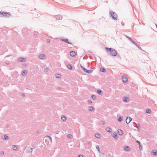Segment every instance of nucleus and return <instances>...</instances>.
Listing matches in <instances>:
<instances>
[{
	"instance_id": "f257e3e1",
	"label": "nucleus",
	"mask_w": 157,
	"mask_h": 157,
	"mask_svg": "<svg viewBox=\"0 0 157 157\" xmlns=\"http://www.w3.org/2000/svg\"><path fill=\"white\" fill-rule=\"evenodd\" d=\"M105 49L110 55L113 56H117V52L115 49L107 47H105Z\"/></svg>"
},
{
	"instance_id": "f03ea898",
	"label": "nucleus",
	"mask_w": 157,
	"mask_h": 157,
	"mask_svg": "<svg viewBox=\"0 0 157 157\" xmlns=\"http://www.w3.org/2000/svg\"><path fill=\"white\" fill-rule=\"evenodd\" d=\"M10 16V14L9 12H1L0 11V17H1L5 16L9 17Z\"/></svg>"
},
{
	"instance_id": "7ed1b4c3",
	"label": "nucleus",
	"mask_w": 157,
	"mask_h": 157,
	"mask_svg": "<svg viewBox=\"0 0 157 157\" xmlns=\"http://www.w3.org/2000/svg\"><path fill=\"white\" fill-rule=\"evenodd\" d=\"M109 13L110 14V16L114 20H117V14L113 11H110Z\"/></svg>"
},
{
	"instance_id": "20e7f679",
	"label": "nucleus",
	"mask_w": 157,
	"mask_h": 157,
	"mask_svg": "<svg viewBox=\"0 0 157 157\" xmlns=\"http://www.w3.org/2000/svg\"><path fill=\"white\" fill-rule=\"evenodd\" d=\"M80 67L85 72L87 73H91L93 71V70H87L85 68L83 67L80 65Z\"/></svg>"
},
{
	"instance_id": "39448f33",
	"label": "nucleus",
	"mask_w": 157,
	"mask_h": 157,
	"mask_svg": "<svg viewBox=\"0 0 157 157\" xmlns=\"http://www.w3.org/2000/svg\"><path fill=\"white\" fill-rule=\"evenodd\" d=\"M54 18H56L57 20H61L62 18V16L60 15H58L54 16Z\"/></svg>"
},
{
	"instance_id": "423d86ee",
	"label": "nucleus",
	"mask_w": 157,
	"mask_h": 157,
	"mask_svg": "<svg viewBox=\"0 0 157 157\" xmlns=\"http://www.w3.org/2000/svg\"><path fill=\"white\" fill-rule=\"evenodd\" d=\"M26 60V59L23 57H20L18 58V61L21 62H25Z\"/></svg>"
},
{
	"instance_id": "0eeeda50",
	"label": "nucleus",
	"mask_w": 157,
	"mask_h": 157,
	"mask_svg": "<svg viewBox=\"0 0 157 157\" xmlns=\"http://www.w3.org/2000/svg\"><path fill=\"white\" fill-rule=\"evenodd\" d=\"M132 120V119L131 117H127L126 120V122L127 124H128Z\"/></svg>"
},
{
	"instance_id": "6e6552de",
	"label": "nucleus",
	"mask_w": 157,
	"mask_h": 157,
	"mask_svg": "<svg viewBox=\"0 0 157 157\" xmlns=\"http://www.w3.org/2000/svg\"><path fill=\"white\" fill-rule=\"evenodd\" d=\"M122 79L123 82L124 83H126L128 81V79L126 76H122Z\"/></svg>"
},
{
	"instance_id": "1a4fd4ad",
	"label": "nucleus",
	"mask_w": 157,
	"mask_h": 157,
	"mask_svg": "<svg viewBox=\"0 0 157 157\" xmlns=\"http://www.w3.org/2000/svg\"><path fill=\"white\" fill-rule=\"evenodd\" d=\"M38 57L40 59H44L45 58V56L44 54H39Z\"/></svg>"
},
{
	"instance_id": "9d476101",
	"label": "nucleus",
	"mask_w": 157,
	"mask_h": 157,
	"mask_svg": "<svg viewBox=\"0 0 157 157\" xmlns=\"http://www.w3.org/2000/svg\"><path fill=\"white\" fill-rule=\"evenodd\" d=\"M124 150L127 151H129L130 150V148L128 146H125L124 147Z\"/></svg>"
},
{
	"instance_id": "9b49d317",
	"label": "nucleus",
	"mask_w": 157,
	"mask_h": 157,
	"mask_svg": "<svg viewBox=\"0 0 157 157\" xmlns=\"http://www.w3.org/2000/svg\"><path fill=\"white\" fill-rule=\"evenodd\" d=\"M45 138L46 139L45 140H49L50 141V143H52V139L51 137L48 136H46L45 137Z\"/></svg>"
},
{
	"instance_id": "f8f14e48",
	"label": "nucleus",
	"mask_w": 157,
	"mask_h": 157,
	"mask_svg": "<svg viewBox=\"0 0 157 157\" xmlns=\"http://www.w3.org/2000/svg\"><path fill=\"white\" fill-rule=\"evenodd\" d=\"M61 40L65 42H66V43L68 44H71V43H70L69 41L66 38V39H61Z\"/></svg>"
},
{
	"instance_id": "ddd939ff",
	"label": "nucleus",
	"mask_w": 157,
	"mask_h": 157,
	"mask_svg": "<svg viewBox=\"0 0 157 157\" xmlns=\"http://www.w3.org/2000/svg\"><path fill=\"white\" fill-rule=\"evenodd\" d=\"M136 143H137L139 145L140 149L141 150H142L143 148V147L141 145L140 142L139 141H138V140H136Z\"/></svg>"
},
{
	"instance_id": "4468645a",
	"label": "nucleus",
	"mask_w": 157,
	"mask_h": 157,
	"mask_svg": "<svg viewBox=\"0 0 157 157\" xmlns=\"http://www.w3.org/2000/svg\"><path fill=\"white\" fill-rule=\"evenodd\" d=\"M135 124L136 127L138 129V131H139L140 130V124L139 123L137 124L136 123H135Z\"/></svg>"
},
{
	"instance_id": "2eb2a0df",
	"label": "nucleus",
	"mask_w": 157,
	"mask_h": 157,
	"mask_svg": "<svg viewBox=\"0 0 157 157\" xmlns=\"http://www.w3.org/2000/svg\"><path fill=\"white\" fill-rule=\"evenodd\" d=\"M152 155H157V151L156 150L154 149L151 151Z\"/></svg>"
},
{
	"instance_id": "dca6fc26",
	"label": "nucleus",
	"mask_w": 157,
	"mask_h": 157,
	"mask_svg": "<svg viewBox=\"0 0 157 157\" xmlns=\"http://www.w3.org/2000/svg\"><path fill=\"white\" fill-rule=\"evenodd\" d=\"M70 55L72 57H74L75 55V52L74 51H71L70 52Z\"/></svg>"
},
{
	"instance_id": "f3484780",
	"label": "nucleus",
	"mask_w": 157,
	"mask_h": 157,
	"mask_svg": "<svg viewBox=\"0 0 157 157\" xmlns=\"http://www.w3.org/2000/svg\"><path fill=\"white\" fill-rule=\"evenodd\" d=\"M117 133L120 135L122 136L123 134V131L121 129H119L118 132Z\"/></svg>"
},
{
	"instance_id": "a211bd4d",
	"label": "nucleus",
	"mask_w": 157,
	"mask_h": 157,
	"mask_svg": "<svg viewBox=\"0 0 157 157\" xmlns=\"http://www.w3.org/2000/svg\"><path fill=\"white\" fill-rule=\"evenodd\" d=\"M88 109H89V110L90 111H94V108L92 106H89L88 108Z\"/></svg>"
},
{
	"instance_id": "6ab92c4d",
	"label": "nucleus",
	"mask_w": 157,
	"mask_h": 157,
	"mask_svg": "<svg viewBox=\"0 0 157 157\" xmlns=\"http://www.w3.org/2000/svg\"><path fill=\"white\" fill-rule=\"evenodd\" d=\"M26 150L28 153L32 152L31 147H28L26 148Z\"/></svg>"
},
{
	"instance_id": "aec40b11",
	"label": "nucleus",
	"mask_w": 157,
	"mask_h": 157,
	"mask_svg": "<svg viewBox=\"0 0 157 157\" xmlns=\"http://www.w3.org/2000/svg\"><path fill=\"white\" fill-rule=\"evenodd\" d=\"M106 131L109 132L111 133V129L109 127H107L105 129Z\"/></svg>"
},
{
	"instance_id": "412c9836",
	"label": "nucleus",
	"mask_w": 157,
	"mask_h": 157,
	"mask_svg": "<svg viewBox=\"0 0 157 157\" xmlns=\"http://www.w3.org/2000/svg\"><path fill=\"white\" fill-rule=\"evenodd\" d=\"M115 138V139H117L118 138L117 137V135L116 133L114 132L112 135Z\"/></svg>"
},
{
	"instance_id": "4be33fe9",
	"label": "nucleus",
	"mask_w": 157,
	"mask_h": 157,
	"mask_svg": "<svg viewBox=\"0 0 157 157\" xmlns=\"http://www.w3.org/2000/svg\"><path fill=\"white\" fill-rule=\"evenodd\" d=\"M97 93L98 94L100 95H102L103 94V92L101 90H97Z\"/></svg>"
},
{
	"instance_id": "5701e85b",
	"label": "nucleus",
	"mask_w": 157,
	"mask_h": 157,
	"mask_svg": "<svg viewBox=\"0 0 157 157\" xmlns=\"http://www.w3.org/2000/svg\"><path fill=\"white\" fill-rule=\"evenodd\" d=\"M22 75L23 76H24L26 74H27V72L25 70L22 71L21 72Z\"/></svg>"
},
{
	"instance_id": "b1692460",
	"label": "nucleus",
	"mask_w": 157,
	"mask_h": 157,
	"mask_svg": "<svg viewBox=\"0 0 157 157\" xmlns=\"http://www.w3.org/2000/svg\"><path fill=\"white\" fill-rule=\"evenodd\" d=\"M67 68L70 70H71L72 69V67L71 64H68L67 66Z\"/></svg>"
},
{
	"instance_id": "393cba45",
	"label": "nucleus",
	"mask_w": 157,
	"mask_h": 157,
	"mask_svg": "<svg viewBox=\"0 0 157 157\" xmlns=\"http://www.w3.org/2000/svg\"><path fill=\"white\" fill-rule=\"evenodd\" d=\"M100 71L102 72H105L106 71V70L104 67H101L100 68Z\"/></svg>"
},
{
	"instance_id": "a878e982",
	"label": "nucleus",
	"mask_w": 157,
	"mask_h": 157,
	"mask_svg": "<svg viewBox=\"0 0 157 157\" xmlns=\"http://www.w3.org/2000/svg\"><path fill=\"white\" fill-rule=\"evenodd\" d=\"M55 76L56 78H59L61 77V75L59 74H56L55 75Z\"/></svg>"
},
{
	"instance_id": "bb28decb",
	"label": "nucleus",
	"mask_w": 157,
	"mask_h": 157,
	"mask_svg": "<svg viewBox=\"0 0 157 157\" xmlns=\"http://www.w3.org/2000/svg\"><path fill=\"white\" fill-rule=\"evenodd\" d=\"M95 136L97 138H100V135L98 133L95 134Z\"/></svg>"
},
{
	"instance_id": "cd10ccee",
	"label": "nucleus",
	"mask_w": 157,
	"mask_h": 157,
	"mask_svg": "<svg viewBox=\"0 0 157 157\" xmlns=\"http://www.w3.org/2000/svg\"><path fill=\"white\" fill-rule=\"evenodd\" d=\"M12 148L13 150L16 151L17 149V147L16 145H13Z\"/></svg>"
},
{
	"instance_id": "c85d7f7f",
	"label": "nucleus",
	"mask_w": 157,
	"mask_h": 157,
	"mask_svg": "<svg viewBox=\"0 0 157 157\" xmlns=\"http://www.w3.org/2000/svg\"><path fill=\"white\" fill-rule=\"evenodd\" d=\"M135 45L139 49H140L141 50H142V51L144 52V51H143L142 50V49L141 48V47L140 46V45L139 44H138L137 43Z\"/></svg>"
},
{
	"instance_id": "c756f323",
	"label": "nucleus",
	"mask_w": 157,
	"mask_h": 157,
	"mask_svg": "<svg viewBox=\"0 0 157 157\" xmlns=\"http://www.w3.org/2000/svg\"><path fill=\"white\" fill-rule=\"evenodd\" d=\"M61 119L63 121H65L66 119V117L65 116L63 115L61 117Z\"/></svg>"
},
{
	"instance_id": "7c9ffc66",
	"label": "nucleus",
	"mask_w": 157,
	"mask_h": 157,
	"mask_svg": "<svg viewBox=\"0 0 157 157\" xmlns=\"http://www.w3.org/2000/svg\"><path fill=\"white\" fill-rule=\"evenodd\" d=\"M9 137L6 135H4V138H3V139H4L6 140H7L8 139Z\"/></svg>"
},
{
	"instance_id": "2f4dec72",
	"label": "nucleus",
	"mask_w": 157,
	"mask_h": 157,
	"mask_svg": "<svg viewBox=\"0 0 157 157\" xmlns=\"http://www.w3.org/2000/svg\"><path fill=\"white\" fill-rule=\"evenodd\" d=\"M123 119V117L121 116L118 119V121L119 122H121L122 121V119Z\"/></svg>"
},
{
	"instance_id": "473e14b6",
	"label": "nucleus",
	"mask_w": 157,
	"mask_h": 157,
	"mask_svg": "<svg viewBox=\"0 0 157 157\" xmlns=\"http://www.w3.org/2000/svg\"><path fill=\"white\" fill-rule=\"evenodd\" d=\"M128 100V98L127 97H124L123 99V101L126 102H128V101H127Z\"/></svg>"
},
{
	"instance_id": "72a5a7b5",
	"label": "nucleus",
	"mask_w": 157,
	"mask_h": 157,
	"mask_svg": "<svg viewBox=\"0 0 157 157\" xmlns=\"http://www.w3.org/2000/svg\"><path fill=\"white\" fill-rule=\"evenodd\" d=\"M146 112L147 113L150 114L151 112V111L150 109H147L146 110Z\"/></svg>"
},
{
	"instance_id": "f704fd0d",
	"label": "nucleus",
	"mask_w": 157,
	"mask_h": 157,
	"mask_svg": "<svg viewBox=\"0 0 157 157\" xmlns=\"http://www.w3.org/2000/svg\"><path fill=\"white\" fill-rule=\"evenodd\" d=\"M91 98L93 99H96V97L95 95H92L91 96Z\"/></svg>"
},
{
	"instance_id": "c9c22d12",
	"label": "nucleus",
	"mask_w": 157,
	"mask_h": 157,
	"mask_svg": "<svg viewBox=\"0 0 157 157\" xmlns=\"http://www.w3.org/2000/svg\"><path fill=\"white\" fill-rule=\"evenodd\" d=\"M96 149H97V150L98 151L99 153H100V150L99 147L98 145H97L96 147Z\"/></svg>"
},
{
	"instance_id": "e433bc0d",
	"label": "nucleus",
	"mask_w": 157,
	"mask_h": 157,
	"mask_svg": "<svg viewBox=\"0 0 157 157\" xmlns=\"http://www.w3.org/2000/svg\"><path fill=\"white\" fill-rule=\"evenodd\" d=\"M67 137L70 139H71L72 137V136L71 134H69L67 135Z\"/></svg>"
},
{
	"instance_id": "4c0bfd02",
	"label": "nucleus",
	"mask_w": 157,
	"mask_h": 157,
	"mask_svg": "<svg viewBox=\"0 0 157 157\" xmlns=\"http://www.w3.org/2000/svg\"><path fill=\"white\" fill-rule=\"evenodd\" d=\"M128 39H129L130 41L131 40H132V39L130 37H129V36H125Z\"/></svg>"
},
{
	"instance_id": "58836bf2",
	"label": "nucleus",
	"mask_w": 157,
	"mask_h": 157,
	"mask_svg": "<svg viewBox=\"0 0 157 157\" xmlns=\"http://www.w3.org/2000/svg\"><path fill=\"white\" fill-rule=\"evenodd\" d=\"M49 68L48 67H46L44 70V72H46L48 71Z\"/></svg>"
},
{
	"instance_id": "ea45409f",
	"label": "nucleus",
	"mask_w": 157,
	"mask_h": 157,
	"mask_svg": "<svg viewBox=\"0 0 157 157\" xmlns=\"http://www.w3.org/2000/svg\"><path fill=\"white\" fill-rule=\"evenodd\" d=\"M131 41L135 45L136 44H137V43H136V42L132 39V40H131Z\"/></svg>"
},
{
	"instance_id": "a19ab883",
	"label": "nucleus",
	"mask_w": 157,
	"mask_h": 157,
	"mask_svg": "<svg viewBox=\"0 0 157 157\" xmlns=\"http://www.w3.org/2000/svg\"><path fill=\"white\" fill-rule=\"evenodd\" d=\"M0 154L2 155H3L4 154V152L3 151H1L0 152Z\"/></svg>"
},
{
	"instance_id": "79ce46f5",
	"label": "nucleus",
	"mask_w": 157,
	"mask_h": 157,
	"mask_svg": "<svg viewBox=\"0 0 157 157\" xmlns=\"http://www.w3.org/2000/svg\"><path fill=\"white\" fill-rule=\"evenodd\" d=\"M88 103H89L90 104V103H92V101L91 100H88Z\"/></svg>"
},
{
	"instance_id": "37998d69",
	"label": "nucleus",
	"mask_w": 157,
	"mask_h": 157,
	"mask_svg": "<svg viewBox=\"0 0 157 157\" xmlns=\"http://www.w3.org/2000/svg\"><path fill=\"white\" fill-rule=\"evenodd\" d=\"M46 42H47L48 43H50V40H49L48 39H47L46 40Z\"/></svg>"
},
{
	"instance_id": "c03bdc74",
	"label": "nucleus",
	"mask_w": 157,
	"mask_h": 157,
	"mask_svg": "<svg viewBox=\"0 0 157 157\" xmlns=\"http://www.w3.org/2000/svg\"><path fill=\"white\" fill-rule=\"evenodd\" d=\"M101 123L103 124H105V122L103 121H101Z\"/></svg>"
},
{
	"instance_id": "a18cd8bd",
	"label": "nucleus",
	"mask_w": 157,
	"mask_h": 157,
	"mask_svg": "<svg viewBox=\"0 0 157 157\" xmlns=\"http://www.w3.org/2000/svg\"><path fill=\"white\" fill-rule=\"evenodd\" d=\"M121 25H122L123 26H124V22H123V21H122V22H121Z\"/></svg>"
},
{
	"instance_id": "49530a36",
	"label": "nucleus",
	"mask_w": 157,
	"mask_h": 157,
	"mask_svg": "<svg viewBox=\"0 0 157 157\" xmlns=\"http://www.w3.org/2000/svg\"><path fill=\"white\" fill-rule=\"evenodd\" d=\"M78 157H84L83 155H79L78 156Z\"/></svg>"
},
{
	"instance_id": "de8ad7c7",
	"label": "nucleus",
	"mask_w": 157,
	"mask_h": 157,
	"mask_svg": "<svg viewBox=\"0 0 157 157\" xmlns=\"http://www.w3.org/2000/svg\"><path fill=\"white\" fill-rule=\"evenodd\" d=\"M22 95L23 97H25V95L24 94H22Z\"/></svg>"
},
{
	"instance_id": "09e8293b",
	"label": "nucleus",
	"mask_w": 157,
	"mask_h": 157,
	"mask_svg": "<svg viewBox=\"0 0 157 157\" xmlns=\"http://www.w3.org/2000/svg\"><path fill=\"white\" fill-rule=\"evenodd\" d=\"M33 149H34L33 147V148H31L32 152L33 151Z\"/></svg>"
},
{
	"instance_id": "8fccbe9b",
	"label": "nucleus",
	"mask_w": 157,
	"mask_h": 157,
	"mask_svg": "<svg viewBox=\"0 0 157 157\" xmlns=\"http://www.w3.org/2000/svg\"><path fill=\"white\" fill-rule=\"evenodd\" d=\"M101 154H102L103 155H104V153L101 152Z\"/></svg>"
},
{
	"instance_id": "3c124183",
	"label": "nucleus",
	"mask_w": 157,
	"mask_h": 157,
	"mask_svg": "<svg viewBox=\"0 0 157 157\" xmlns=\"http://www.w3.org/2000/svg\"><path fill=\"white\" fill-rule=\"evenodd\" d=\"M6 64H9L10 63L9 62H8L7 63H6Z\"/></svg>"
},
{
	"instance_id": "603ef678",
	"label": "nucleus",
	"mask_w": 157,
	"mask_h": 157,
	"mask_svg": "<svg viewBox=\"0 0 157 157\" xmlns=\"http://www.w3.org/2000/svg\"><path fill=\"white\" fill-rule=\"evenodd\" d=\"M58 89H60H60H61V88H60V87H58Z\"/></svg>"
},
{
	"instance_id": "864d4df0",
	"label": "nucleus",
	"mask_w": 157,
	"mask_h": 157,
	"mask_svg": "<svg viewBox=\"0 0 157 157\" xmlns=\"http://www.w3.org/2000/svg\"><path fill=\"white\" fill-rule=\"evenodd\" d=\"M155 25H156V28H157V25L156 24H155Z\"/></svg>"
},
{
	"instance_id": "5fc2aeb1",
	"label": "nucleus",
	"mask_w": 157,
	"mask_h": 157,
	"mask_svg": "<svg viewBox=\"0 0 157 157\" xmlns=\"http://www.w3.org/2000/svg\"><path fill=\"white\" fill-rule=\"evenodd\" d=\"M36 36V35H34V36Z\"/></svg>"
},
{
	"instance_id": "6e6d98bb",
	"label": "nucleus",
	"mask_w": 157,
	"mask_h": 157,
	"mask_svg": "<svg viewBox=\"0 0 157 157\" xmlns=\"http://www.w3.org/2000/svg\"><path fill=\"white\" fill-rule=\"evenodd\" d=\"M36 36V35H34V36Z\"/></svg>"
},
{
	"instance_id": "4d7b16f0",
	"label": "nucleus",
	"mask_w": 157,
	"mask_h": 157,
	"mask_svg": "<svg viewBox=\"0 0 157 157\" xmlns=\"http://www.w3.org/2000/svg\"><path fill=\"white\" fill-rule=\"evenodd\" d=\"M36 36V35H34V36Z\"/></svg>"
}]
</instances>
